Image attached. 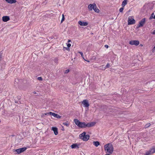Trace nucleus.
<instances>
[{"mask_svg": "<svg viewBox=\"0 0 155 155\" xmlns=\"http://www.w3.org/2000/svg\"><path fill=\"white\" fill-rule=\"evenodd\" d=\"M74 121L76 125L79 127L81 128L92 127L94 126L96 124V123L95 122L88 123L87 124H86L84 122H81L78 120L76 119H74Z\"/></svg>", "mask_w": 155, "mask_h": 155, "instance_id": "f257e3e1", "label": "nucleus"}, {"mask_svg": "<svg viewBox=\"0 0 155 155\" xmlns=\"http://www.w3.org/2000/svg\"><path fill=\"white\" fill-rule=\"evenodd\" d=\"M104 150L106 153L112 154L114 150V148L111 143H108L104 145Z\"/></svg>", "mask_w": 155, "mask_h": 155, "instance_id": "f03ea898", "label": "nucleus"}, {"mask_svg": "<svg viewBox=\"0 0 155 155\" xmlns=\"http://www.w3.org/2000/svg\"><path fill=\"white\" fill-rule=\"evenodd\" d=\"M79 137L81 139L84 141H87L90 138L89 135H86L85 132H84L80 134Z\"/></svg>", "mask_w": 155, "mask_h": 155, "instance_id": "7ed1b4c3", "label": "nucleus"}, {"mask_svg": "<svg viewBox=\"0 0 155 155\" xmlns=\"http://www.w3.org/2000/svg\"><path fill=\"white\" fill-rule=\"evenodd\" d=\"M135 20L134 19L133 16H130L129 17L128 21V25H133L135 23Z\"/></svg>", "mask_w": 155, "mask_h": 155, "instance_id": "20e7f679", "label": "nucleus"}, {"mask_svg": "<svg viewBox=\"0 0 155 155\" xmlns=\"http://www.w3.org/2000/svg\"><path fill=\"white\" fill-rule=\"evenodd\" d=\"M146 19L145 18H143L139 22V24L136 27L137 28H138L140 27H143L146 22Z\"/></svg>", "mask_w": 155, "mask_h": 155, "instance_id": "39448f33", "label": "nucleus"}, {"mask_svg": "<svg viewBox=\"0 0 155 155\" xmlns=\"http://www.w3.org/2000/svg\"><path fill=\"white\" fill-rule=\"evenodd\" d=\"M155 153V147L150 149L149 150L147 151L144 155H150Z\"/></svg>", "mask_w": 155, "mask_h": 155, "instance_id": "423d86ee", "label": "nucleus"}, {"mask_svg": "<svg viewBox=\"0 0 155 155\" xmlns=\"http://www.w3.org/2000/svg\"><path fill=\"white\" fill-rule=\"evenodd\" d=\"M45 115H48V114H50L53 116L54 117H56L57 118H60L61 117V116L59 115L54 113H53L51 112H49L47 113H45Z\"/></svg>", "mask_w": 155, "mask_h": 155, "instance_id": "0eeeda50", "label": "nucleus"}, {"mask_svg": "<svg viewBox=\"0 0 155 155\" xmlns=\"http://www.w3.org/2000/svg\"><path fill=\"white\" fill-rule=\"evenodd\" d=\"M139 43V41L138 40H131L129 42L130 44L131 45H135L136 46L138 45Z\"/></svg>", "mask_w": 155, "mask_h": 155, "instance_id": "6e6552de", "label": "nucleus"}, {"mask_svg": "<svg viewBox=\"0 0 155 155\" xmlns=\"http://www.w3.org/2000/svg\"><path fill=\"white\" fill-rule=\"evenodd\" d=\"M27 149L26 147H22L16 149L15 151L17 152V153L19 154L25 151Z\"/></svg>", "mask_w": 155, "mask_h": 155, "instance_id": "1a4fd4ad", "label": "nucleus"}, {"mask_svg": "<svg viewBox=\"0 0 155 155\" xmlns=\"http://www.w3.org/2000/svg\"><path fill=\"white\" fill-rule=\"evenodd\" d=\"M96 7V4L95 3H93L92 4H90L88 6V9L89 11H92L93 9L94 8Z\"/></svg>", "mask_w": 155, "mask_h": 155, "instance_id": "9d476101", "label": "nucleus"}, {"mask_svg": "<svg viewBox=\"0 0 155 155\" xmlns=\"http://www.w3.org/2000/svg\"><path fill=\"white\" fill-rule=\"evenodd\" d=\"M82 104H83L84 107H88L89 106L88 101L87 100H83L82 102Z\"/></svg>", "mask_w": 155, "mask_h": 155, "instance_id": "9b49d317", "label": "nucleus"}, {"mask_svg": "<svg viewBox=\"0 0 155 155\" xmlns=\"http://www.w3.org/2000/svg\"><path fill=\"white\" fill-rule=\"evenodd\" d=\"M10 20L9 17L8 16H3L2 17L3 21L5 22H7Z\"/></svg>", "mask_w": 155, "mask_h": 155, "instance_id": "f8f14e48", "label": "nucleus"}, {"mask_svg": "<svg viewBox=\"0 0 155 155\" xmlns=\"http://www.w3.org/2000/svg\"><path fill=\"white\" fill-rule=\"evenodd\" d=\"M80 145V143H73L71 146V147L72 149L78 148Z\"/></svg>", "mask_w": 155, "mask_h": 155, "instance_id": "ddd939ff", "label": "nucleus"}, {"mask_svg": "<svg viewBox=\"0 0 155 155\" xmlns=\"http://www.w3.org/2000/svg\"><path fill=\"white\" fill-rule=\"evenodd\" d=\"M78 23L79 25L81 26H86L88 24V23L87 22H83L81 21H79L78 22Z\"/></svg>", "mask_w": 155, "mask_h": 155, "instance_id": "4468645a", "label": "nucleus"}, {"mask_svg": "<svg viewBox=\"0 0 155 155\" xmlns=\"http://www.w3.org/2000/svg\"><path fill=\"white\" fill-rule=\"evenodd\" d=\"M51 130L54 131L55 135H56L58 134V129L56 127H52Z\"/></svg>", "mask_w": 155, "mask_h": 155, "instance_id": "2eb2a0df", "label": "nucleus"}, {"mask_svg": "<svg viewBox=\"0 0 155 155\" xmlns=\"http://www.w3.org/2000/svg\"><path fill=\"white\" fill-rule=\"evenodd\" d=\"M93 144L96 147H97L100 145V143L97 141H94L93 142Z\"/></svg>", "mask_w": 155, "mask_h": 155, "instance_id": "dca6fc26", "label": "nucleus"}, {"mask_svg": "<svg viewBox=\"0 0 155 155\" xmlns=\"http://www.w3.org/2000/svg\"><path fill=\"white\" fill-rule=\"evenodd\" d=\"M63 124L64 125L66 126L67 127H68L69 126L70 123L68 121H67L66 122H63Z\"/></svg>", "mask_w": 155, "mask_h": 155, "instance_id": "f3484780", "label": "nucleus"}, {"mask_svg": "<svg viewBox=\"0 0 155 155\" xmlns=\"http://www.w3.org/2000/svg\"><path fill=\"white\" fill-rule=\"evenodd\" d=\"M127 3V0H124L122 2V6L124 7Z\"/></svg>", "mask_w": 155, "mask_h": 155, "instance_id": "a211bd4d", "label": "nucleus"}, {"mask_svg": "<svg viewBox=\"0 0 155 155\" xmlns=\"http://www.w3.org/2000/svg\"><path fill=\"white\" fill-rule=\"evenodd\" d=\"M93 10L96 12L97 13H98L99 12H100V10H99V9H98V8H97V6L96 5V7L95 8H94V9H93Z\"/></svg>", "mask_w": 155, "mask_h": 155, "instance_id": "6ab92c4d", "label": "nucleus"}, {"mask_svg": "<svg viewBox=\"0 0 155 155\" xmlns=\"http://www.w3.org/2000/svg\"><path fill=\"white\" fill-rule=\"evenodd\" d=\"M110 65L109 63H107L106 66L104 67V69L101 68V70H104L106 68L109 67Z\"/></svg>", "mask_w": 155, "mask_h": 155, "instance_id": "aec40b11", "label": "nucleus"}, {"mask_svg": "<svg viewBox=\"0 0 155 155\" xmlns=\"http://www.w3.org/2000/svg\"><path fill=\"white\" fill-rule=\"evenodd\" d=\"M154 13H153L151 14V16H150V19H151L152 18H154Z\"/></svg>", "mask_w": 155, "mask_h": 155, "instance_id": "412c9836", "label": "nucleus"}, {"mask_svg": "<svg viewBox=\"0 0 155 155\" xmlns=\"http://www.w3.org/2000/svg\"><path fill=\"white\" fill-rule=\"evenodd\" d=\"M64 20V14L62 15V18L61 21V23H62Z\"/></svg>", "mask_w": 155, "mask_h": 155, "instance_id": "4be33fe9", "label": "nucleus"}, {"mask_svg": "<svg viewBox=\"0 0 155 155\" xmlns=\"http://www.w3.org/2000/svg\"><path fill=\"white\" fill-rule=\"evenodd\" d=\"M150 125V123H148L147 124H146L145 126V127L146 128H147L148 127H149Z\"/></svg>", "mask_w": 155, "mask_h": 155, "instance_id": "5701e85b", "label": "nucleus"}, {"mask_svg": "<svg viewBox=\"0 0 155 155\" xmlns=\"http://www.w3.org/2000/svg\"><path fill=\"white\" fill-rule=\"evenodd\" d=\"M124 9V7L120 8L119 9L120 12H122Z\"/></svg>", "mask_w": 155, "mask_h": 155, "instance_id": "b1692460", "label": "nucleus"}, {"mask_svg": "<svg viewBox=\"0 0 155 155\" xmlns=\"http://www.w3.org/2000/svg\"><path fill=\"white\" fill-rule=\"evenodd\" d=\"M38 79L39 81H41L42 80V78L41 77H38Z\"/></svg>", "mask_w": 155, "mask_h": 155, "instance_id": "393cba45", "label": "nucleus"}, {"mask_svg": "<svg viewBox=\"0 0 155 155\" xmlns=\"http://www.w3.org/2000/svg\"><path fill=\"white\" fill-rule=\"evenodd\" d=\"M69 71V69L66 70L65 71V73L67 74L68 73Z\"/></svg>", "mask_w": 155, "mask_h": 155, "instance_id": "a878e982", "label": "nucleus"}, {"mask_svg": "<svg viewBox=\"0 0 155 155\" xmlns=\"http://www.w3.org/2000/svg\"><path fill=\"white\" fill-rule=\"evenodd\" d=\"M78 53L81 54L82 57H83V53L82 52L79 51L78 52Z\"/></svg>", "mask_w": 155, "mask_h": 155, "instance_id": "bb28decb", "label": "nucleus"}, {"mask_svg": "<svg viewBox=\"0 0 155 155\" xmlns=\"http://www.w3.org/2000/svg\"><path fill=\"white\" fill-rule=\"evenodd\" d=\"M67 46L69 48V47H70V46H71V44L69 43H68L67 44Z\"/></svg>", "mask_w": 155, "mask_h": 155, "instance_id": "cd10ccee", "label": "nucleus"}, {"mask_svg": "<svg viewBox=\"0 0 155 155\" xmlns=\"http://www.w3.org/2000/svg\"><path fill=\"white\" fill-rule=\"evenodd\" d=\"M104 65H102L100 67V69L101 70V68L104 69V68L103 67Z\"/></svg>", "mask_w": 155, "mask_h": 155, "instance_id": "c85d7f7f", "label": "nucleus"}, {"mask_svg": "<svg viewBox=\"0 0 155 155\" xmlns=\"http://www.w3.org/2000/svg\"><path fill=\"white\" fill-rule=\"evenodd\" d=\"M104 46L105 48H108V46L107 45H105Z\"/></svg>", "mask_w": 155, "mask_h": 155, "instance_id": "c756f323", "label": "nucleus"}, {"mask_svg": "<svg viewBox=\"0 0 155 155\" xmlns=\"http://www.w3.org/2000/svg\"><path fill=\"white\" fill-rule=\"evenodd\" d=\"M152 34L153 35H155V30H154L152 33Z\"/></svg>", "mask_w": 155, "mask_h": 155, "instance_id": "7c9ffc66", "label": "nucleus"}, {"mask_svg": "<svg viewBox=\"0 0 155 155\" xmlns=\"http://www.w3.org/2000/svg\"><path fill=\"white\" fill-rule=\"evenodd\" d=\"M112 154L106 153V154L105 155H110V154Z\"/></svg>", "mask_w": 155, "mask_h": 155, "instance_id": "2f4dec72", "label": "nucleus"}, {"mask_svg": "<svg viewBox=\"0 0 155 155\" xmlns=\"http://www.w3.org/2000/svg\"><path fill=\"white\" fill-rule=\"evenodd\" d=\"M1 58H2V56H1V55H0V61L1 60Z\"/></svg>", "mask_w": 155, "mask_h": 155, "instance_id": "473e14b6", "label": "nucleus"}, {"mask_svg": "<svg viewBox=\"0 0 155 155\" xmlns=\"http://www.w3.org/2000/svg\"><path fill=\"white\" fill-rule=\"evenodd\" d=\"M153 50H155V46L153 48Z\"/></svg>", "mask_w": 155, "mask_h": 155, "instance_id": "72a5a7b5", "label": "nucleus"}, {"mask_svg": "<svg viewBox=\"0 0 155 155\" xmlns=\"http://www.w3.org/2000/svg\"><path fill=\"white\" fill-rule=\"evenodd\" d=\"M140 46H143V45H142V44H140Z\"/></svg>", "mask_w": 155, "mask_h": 155, "instance_id": "f704fd0d", "label": "nucleus"}, {"mask_svg": "<svg viewBox=\"0 0 155 155\" xmlns=\"http://www.w3.org/2000/svg\"><path fill=\"white\" fill-rule=\"evenodd\" d=\"M70 41H71V40H69L68 41V42H70Z\"/></svg>", "mask_w": 155, "mask_h": 155, "instance_id": "c9c22d12", "label": "nucleus"}, {"mask_svg": "<svg viewBox=\"0 0 155 155\" xmlns=\"http://www.w3.org/2000/svg\"><path fill=\"white\" fill-rule=\"evenodd\" d=\"M33 93L34 94H36V92L35 91L33 92Z\"/></svg>", "mask_w": 155, "mask_h": 155, "instance_id": "e433bc0d", "label": "nucleus"}]
</instances>
